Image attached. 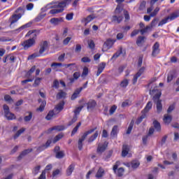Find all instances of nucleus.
Wrapping results in <instances>:
<instances>
[{"label":"nucleus","mask_w":179,"mask_h":179,"mask_svg":"<svg viewBox=\"0 0 179 179\" xmlns=\"http://www.w3.org/2000/svg\"><path fill=\"white\" fill-rule=\"evenodd\" d=\"M37 30L34 29L29 31L28 33L26 34V37H30V36L32 35V38L24 41L22 45L24 47V50H29L30 47H33L34 45V43H36V39L37 38V34H36Z\"/></svg>","instance_id":"nucleus-1"},{"label":"nucleus","mask_w":179,"mask_h":179,"mask_svg":"<svg viewBox=\"0 0 179 179\" xmlns=\"http://www.w3.org/2000/svg\"><path fill=\"white\" fill-rule=\"evenodd\" d=\"M179 17V10L175 11L174 13H171L169 16L166 17V18L163 19L158 24V26H163V24H166L169 20L171 22Z\"/></svg>","instance_id":"nucleus-2"},{"label":"nucleus","mask_w":179,"mask_h":179,"mask_svg":"<svg viewBox=\"0 0 179 179\" xmlns=\"http://www.w3.org/2000/svg\"><path fill=\"white\" fill-rule=\"evenodd\" d=\"M160 96H162V93L159 92L153 97V100L157 104V113H158V114L162 113V110H163V105L162 104V101L159 99Z\"/></svg>","instance_id":"nucleus-3"},{"label":"nucleus","mask_w":179,"mask_h":179,"mask_svg":"<svg viewBox=\"0 0 179 179\" xmlns=\"http://www.w3.org/2000/svg\"><path fill=\"white\" fill-rule=\"evenodd\" d=\"M94 131H96V128L86 131L85 133L83 134V135L81 136V138H79V140H78L79 150H82V149L83 148V141H85V139H86V138H87V135H90V134H93V132H94Z\"/></svg>","instance_id":"nucleus-4"},{"label":"nucleus","mask_w":179,"mask_h":179,"mask_svg":"<svg viewBox=\"0 0 179 179\" xmlns=\"http://www.w3.org/2000/svg\"><path fill=\"white\" fill-rule=\"evenodd\" d=\"M120 161L116 162L115 164L113 166V170L117 177H122L125 170L122 167L118 169V166H120Z\"/></svg>","instance_id":"nucleus-5"},{"label":"nucleus","mask_w":179,"mask_h":179,"mask_svg":"<svg viewBox=\"0 0 179 179\" xmlns=\"http://www.w3.org/2000/svg\"><path fill=\"white\" fill-rule=\"evenodd\" d=\"M3 108L4 111V115L7 118V120H12L16 118V116H15V114L10 113L9 106H8L7 105H3Z\"/></svg>","instance_id":"nucleus-6"},{"label":"nucleus","mask_w":179,"mask_h":179,"mask_svg":"<svg viewBox=\"0 0 179 179\" xmlns=\"http://www.w3.org/2000/svg\"><path fill=\"white\" fill-rule=\"evenodd\" d=\"M72 2V0H62L57 1L54 6L53 8H59V9H64L66 5H69Z\"/></svg>","instance_id":"nucleus-7"},{"label":"nucleus","mask_w":179,"mask_h":179,"mask_svg":"<svg viewBox=\"0 0 179 179\" xmlns=\"http://www.w3.org/2000/svg\"><path fill=\"white\" fill-rule=\"evenodd\" d=\"M114 43H115V41H113V39H108L103 45L102 48V51L103 52H106V51H108V50H110V48H111V47H113V45H114Z\"/></svg>","instance_id":"nucleus-8"},{"label":"nucleus","mask_w":179,"mask_h":179,"mask_svg":"<svg viewBox=\"0 0 179 179\" xmlns=\"http://www.w3.org/2000/svg\"><path fill=\"white\" fill-rule=\"evenodd\" d=\"M160 53V44L159 42H156L154 45L152 46V57H156L158 54Z\"/></svg>","instance_id":"nucleus-9"},{"label":"nucleus","mask_w":179,"mask_h":179,"mask_svg":"<svg viewBox=\"0 0 179 179\" xmlns=\"http://www.w3.org/2000/svg\"><path fill=\"white\" fill-rule=\"evenodd\" d=\"M62 22H64V18L62 17H53L50 20V22L52 26H58L59 24H61Z\"/></svg>","instance_id":"nucleus-10"},{"label":"nucleus","mask_w":179,"mask_h":179,"mask_svg":"<svg viewBox=\"0 0 179 179\" xmlns=\"http://www.w3.org/2000/svg\"><path fill=\"white\" fill-rule=\"evenodd\" d=\"M107 146H108L107 142H105L102 145L99 144L96 149V153H98L99 155H101V153H103V152L106 151V149H107Z\"/></svg>","instance_id":"nucleus-11"},{"label":"nucleus","mask_w":179,"mask_h":179,"mask_svg":"<svg viewBox=\"0 0 179 179\" xmlns=\"http://www.w3.org/2000/svg\"><path fill=\"white\" fill-rule=\"evenodd\" d=\"M22 17V14L19 13L18 15L14 14L12 15V17L10 18V27H12V24L14 23H16L19 19Z\"/></svg>","instance_id":"nucleus-12"},{"label":"nucleus","mask_w":179,"mask_h":179,"mask_svg":"<svg viewBox=\"0 0 179 179\" xmlns=\"http://www.w3.org/2000/svg\"><path fill=\"white\" fill-rule=\"evenodd\" d=\"M104 174H106V171H104V169H103L102 167H99V169H98L95 177L96 178L98 179H102L103 177H104Z\"/></svg>","instance_id":"nucleus-13"},{"label":"nucleus","mask_w":179,"mask_h":179,"mask_svg":"<svg viewBox=\"0 0 179 179\" xmlns=\"http://www.w3.org/2000/svg\"><path fill=\"white\" fill-rule=\"evenodd\" d=\"M87 110H93L96 106H97V103L96 101L91 99L88 101L87 103Z\"/></svg>","instance_id":"nucleus-14"},{"label":"nucleus","mask_w":179,"mask_h":179,"mask_svg":"<svg viewBox=\"0 0 179 179\" xmlns=\"http://www.w3.org/2000/svg\"><path fill=\"white\" fill-rule=\"evenodd\" d=\"M129 153V146L127 145H123L122 151V157H126Z\"/></svg>","instance_id":"nucleus-15"},{"label":"nucleus","mask_w":179,"mask_h":179,"mask_svg":"<svg viewBox=\"0 0 179 179\" xmlns=\"http://www.w3.org/2000/svg\"><path fill=\"white\" fill-rule=\"evenodd\" d=\"M83 90V88L76 89L71 96V100H75L78 99V96H79V94H80V92H82Z\"/></svg>","instance_id":"nucleus-16"},{"label":"nucleus","mask_w":179,"mask_h":179,"mask_svg":"<svg viewBox=\"0 0 179 179\" xmlns=\"http://www.w3.org/2000/svg\"><path fill=\"white\" fill-rule=\"evenodd\" d=\"M48 47V43L47 41L43 42V43H41V45L39 54L40 55L43 54L45 51V50H47Z\"/></svg>","instance_id":"nucleus-17"},{"label":"nucleus","mask_w":179,"mask_h":179,"mask_svg":"<svg viewBox=\"0 0 179 179\" xmlns=\"http://www.w3.org/2000/svg\"><path fill=\"white\" fill-rule=\"evenodd\" d=\"M122 54V48H120L119 50H117L110 58V61H115L120 57V55Z\"/></svg>","instance_id":"nucleus-18"},{"label":"nucleus","mask_w":179,"mask_h":179,"mask_svg":"<svg viewBox=\"0 0 179 179\" xmlns=\"http://www.w3.org/2000/svg\"><path fill=\"white\" fill-rule=\"evenodd\" d=\"M152 101L148 102L145 108L141 111V114H146L147 113H149V111L152 108Z\"/></svg>","instance_id":"nucleus-19"},{"label":"nucleus","mask_w":179,"mask_h":179,"mask_svg":"<svg viewBox=\"0 0 179 179\" xmlns=\"http://www.w3.org/2000/svg\"><path fill=\"white\" fill-rule=\"evenodd\" d=\"M51 139H49L47 141L45 144H43L38 147V150H44L45 149H47L48 148H50V145H51Z\"/></svg>","instance_id":"nucleus-20"},{"label":"nucleus","mask_w":179,"mask_h":179,"mask_svg":"<svg viewBox=\"0 0 179 179\" xmlns=\"http://www.w3.org/2000/svg\"><path fill=\"white\" fill-rule=\"evenodd\" d=\"M104 68H106V63L102 62L98 66V71L96 73V76H99L103 71H104Z\"/></svg>","instance_id":"nucleus-21"},{"label":"nucleus","mask_w":179,"mask_h":179,"mask_svg":"<svg viewBox=\"0 0 179 179\" xmlns=\"http://www.w3.org/2000/svg\"><path fill=\"white\" fill-rule=\"evenodd\" d=\"M153 125L157 132H160V131H162V126L160 125V123L157 120L153 121Z\"/></svg>","instance_id":"nucleus-22"},{"label":"nucleus","mask_w":179,"mask_h":179,"mask_svg":"<svg viewBox=\"0 0 179 179\" xmlns=\"http://www.w3.org/2000/svg\"><path fill=\"white\" fill-rule=\"evenodd\" d=\"M62 12H64V8H56L50 10L49 13H50V15H57V13H62Z\"/></svg>","instance_id":"nucleus-23"},{"label":"nucleus","mask_w":179,"mask_h":179,"mask_svg":"<svg viewBox=\"0 0 179 179\" xmlns=\"http://www.w3.org/2000/svg\"><path fill=\"white\" fill-rule=\"evenodd\" d=\"M118 134V126L115 125L112 131L110 132V136H112L113 138H115V136H117Z\"/></svg>","instance_id":"nucleus-24"},{"label":"nucleus","mask_w":179,"mask_h":179,"mask_svg":"<svg viewBox=\"0 0 179 179\" xmlns=\"http://www.w3.org/2000/svg\"><path fill=\"white\" fill-rule=\"evenodd\" d=\"M64 106H65V102L62 101L59 103L55 107L56 111L58 113H60V111H62V110H64Z\"/></svg>","instance_id":"nucleus-25"},{"label":"nucleus","mask_w":179,"mask_h":179,"mask_svg":"<svg viewBox=\"0 0 179 179\" xmlns=\"http://www.w3.org/2000/svg\"><path fill=\"white\" fill-rule=\"evenodd\" d=\"M94 17H96L94 15H88L86 18H84L83 21L85 22V26H86L87 23H90V22H92V20H93Z\"/></svg>","instance_id":"nucleus-26"},{"label":"nucleus","mask_w":179,"mask_h":179,"mask_svg":"<svg viewBox=\"0 0 179 179\" xmlns=\"http://www.w3.org/2000/svg\"><path fill=\"white\" fill-rule=\"evenodd\" d=\"M65 127L64 126H55L48 129V132H52V131H64Z\"/></svg>","instance_id":"nucleus-27"},{"label":"nucleus","mask_w":179,"mask_h":179,"mask_svg":"<svg viewBox=\"0 0 179 179\" xmlns=\"http://www.w3.org/2000/svg\"><path fill=\"white\" fill-rule=\"evenodd\" d=\"M80 77V73L75 72L73 73V78H70L71 83H73L75 80H78V79H79Z\"/></svg>","instance_id":"nucleus-28"},{"label":"nucleus","mask_w":179,"mask_h":179,"mask_svg":"<svg viewBox=\"0 0 179 179\" xmlns=\"http://www.w3.org/2000/svg\"><path fill=\"white\" fill-rule=\"evenodd\" d=\"M171 115H164V124H166V125H169V124H170V122H171Z\"/></svg>","instance_id":"nucleus-29"},{"label":"nucleus","mask_w":179,"mask_h":179,"mask_svg":"<svg viewBox=\"0 0 179 179\" xmlns=\"http://www.w3.org/2000/svg\"><path fill=\"white\" fill-rule=\"evenodd\" d=\"M73 170H75V165L73 164H71L66 171L67 176H71V174L73 173Z\"/></svg>","instance_id":"nucleus-30"},{"label":"nucleus","mask_w":179,"mask_h":179,"mask_svg":"<svg viewBox=\"0 0 179 179\" xmlns=\"http://www.w3.org/2000/svg\"><path fill=\"white\" fill-rule=\"evenodd\" d=\"M32 118H33V113L28 112V115H27L24 117V121L25 122H29V121H31Z\"/></svg>","instance_id":"nucleus-31"},{"label":"nucleus","mask_w":179,"mask_h":179,"mask_svg":"<svg viewBox=\"0 0 179 179\" xmlns=\"http://www.w3.org/2000/svg\"><path fill=\"white\" fill-rule=\"evenodd\" d=\"M145 36H138L137 40H136V44L137 45H142L143 43H145Z\"/></svg>","instance_id":"nucleus-32"},{"label":"nucleus","mask_w":179,"mask_h":179,"mask_svg":"<svg viewBox=\"0 0 179 179\" xmlns=\"http://www.w3.org/2000/svg\"><path fill=\"white\" fill-rule=\"evenodd\" d=\"M122 19H124V17H122V15H120V16L114 15L113 17V22H116L117 23H120V22H122Z\"/></svg>","instance_id":"nucleus-33"},{"label":"nucleus","mask_w":179,"mask_h":179,"mask_svg":"<svg viewBox=\"0 0 179 179\" xmlns=\"http://www.w3.org/2000/svg\"><path fill=\"white\" fill-rule=\"evenodd\" d=\"M131 164L132 169H138L141 165V162L138 160H134L131 162Z\"/></svg>","instance_id":"nucleus-34"},{"label":"nucleus","mask_w":179,"mask_h":179,"mask_svg":"<svg viewBox=\"0 0 179 179\" xmlns=\"http://www.w3.org/2000/svg\"><path fill=\"white\" fill-rule=\"evenodd\" d=\"M99 136V131H96L94 135H92L88 140V142L90 143H92V142L96 141L97 137Z\"/></svg>","instance_id":"nucleus-35"},{"label":"nucleus","mask_w":179,"mask_h":179,"mask_svg":"<svg viewBox=\"0 0 179 179\" xmlns=\"http://www.w3.org/2000/svg\"><path fill=\"white\" fill-rule=\"evenodd\" d=\"M128 85H129V80H128L127 79H124L122 81H121L120 87L125 89L127 86H128Z\"/></svg>","instance_id":"nucleus-36"},{"label":"nucleus","mask_w":179,"mask_h":179,"mask_svg":"<svg viewBox=\"0 0 179 179\" xmlns=\"http://www.w3.org/2000/svg\"><path fill=\"white\" fill-rule=\"evenodd\" d=\"M24 131H25V129L23 128L18 130L13 136L14 139H17L20 136V135H22V134H23L24 132Z\"/></svg>","instance_id":"nucleus-37"},{"label":"nucleus","mask_w":179,"mask_h":179,"mask_svg":"<svg viewBox=\"0 0 179 179\" xmlns=\"http://www.w3.org/2000/svg\"><path fill=\"white\" fill-rule=\"evenodd\" d=\"M63 66H64L65 68H69L70 71H73V69H75V68H76V64L71 63L69 64H64Z\"/></svg>","instance_id":"nucleus-38"},{"label":"nucleus","mask_w":179,"mask_h":179,"mask_svg":"<svg viewBox=\"0 0 179 179\" xmlns=\"http://www.w3.org/2000/svg\"><path fill=\"white\" fill-rule=\"evenodd\" d=\"M64 137V134L62 133L57 135L54 139H53V143H57V142H58V141L62 139V138Z\"/></svg>","instance_id":"nucleus-39"},{"label":"nucleus","mask_w":179,"mask_h":179,"mask_svg":"<svg viewBox=\"0 0 179 179\" xmlns=\"http://www.w3.org/2000/svg\"><path fill=\"white\" fill-rule=\"evenodd\" d=\"M151 29H152V27L147 26L146 27L141 29L140 30V33H141V34L143 35V34H145V33H148V31H149V30H150Z\"/></svg>","instance_id":"nucleus-40"},{"label":"nucleus","mask_w":179,"mask_h":179,"mask_svg":"<svg viewBox=\"0 0 179 179\" xmlns=\"http://www.w3.org/2000/svg\"><path fill=\"white\" fill-rule=\"evenodd\" d=\"M33 150L32 149H28V150H24L19 156L20 159H22V157H23L24 156H26V155H29V153H30Z\"/></svg>","instance_id":"nucleus-41"},{"label":"nucleus","mask_w":179,"mask_h":179,"mask_svg":"<svg viewBox=\"0 0 179 179\" xmlns=\"http://www.w3.org/2000/svg\"><path fill=\"white\" fill-rule=\"evenodd\" d=\"M146 117L145 113H142L141 116L137 119L136 121V124H139L141 123L142 121H143L144 118Z\"/></svg>","instance_id":"nucleus-42"},{"label":"nucleus","mask_w":179,"mask_h":179,"mask_svg":"<svg viewBox=\"0 0 179 179\" xmlns=\"http://www.w3.org/2000/svg\"><path fill=\"white\" fill-rule=\"evenodd\" d=\"M82 125L81 122H78V124L76 125V127L74 128V129H73L72 132H71V136H73V135H75V134H76V132H78V130L79 129V127Z\"/></svg>","instance_id":"nucleus-43"},{"label":"nucleus","mask_w":179,"mask_h":179,"mask_svg":"<svg viewBox=\"0 0 179 179\" xmlns=\"http://www.w3.org/2000/svg\"><path fill=\"white\" fill-rule=\"evenodd\" d=\"M134 120H131L127 131V135H129V134H131L132 129L134 128Z\"/></svg>","instance_id":"nucleus-44"},{"label":"nucleus","mask_w":179,"mask_h":179,"mask_svg":"<svg viewBox=\"0 0 179 179\" xmlns=\"http://www.w3.org/2000/svg\"><path fill=\"white\" fill-rule=\"evenodd\" d=\"M54 115H55L54 111L51 110L48 113L45 118L48 121H50V120H52V117H54Z\"/></svg>","instance_id":"nucleus-45"},{"label":"nucleus","mask_w":179,"mask_h":179,"mask_svg":"<svg viewBox=\"0 0 179 179\" xmlns=\"http://www.w3.org/2000/svg\"><path fill=\"white\" fill-rule=\"evenodd\" d=\"M57 66H62V63H55V62H54V63H52V64H51V67L52 68V69H53L54 71H58V69H57Z\"/></svg>","instance_id":"nucleus-46"},{"label":"nucleus","mask_w":179,"mask_h":179,"mask_svg":"<svg viewBox=\"0 0 179 179\" xmlns=\"http://www.w3.org/2000/svg\"><path fill=\"white\" fill-rule=\"evenodd\" d=\"M65 156V152L64 151H59L56 153L57 159H62Z\"/></svg>","instance_id":"nucleus-47"},{"label":"nucleus","mask_w":179,"mask_h":179,"mask_svg":"<svg viewBox=\"0 0 179 179\" xmlns=\"http://www.w3.org/2000/svg\"><path fill=\"white\" fill-rule=\"evenodd\" d=\"M41 169V166H37L35 168H34L33 171H32L33 174L34 176H37V174H38Z\"/></svg>","instance_id":"nucleus-48"},{"label":"nucleus","mask_w":179,"mask_h":179,"mask_svg":"<svg viewBox=\"0 0 179 179\" xmlns=\"http://www.w3.org/2000/svg\"><path fill=\"white\" fill-rule=\"evenodd\" d=\"M173 79H174V72H170L168 74L167 82L168 83L171 82Z\"/></svg>","instance_id":"nucleus-49"},{"label":"nucleus","mask_w":179,"mask_h":179,"mask_svg":"<svg viewBox=\"0 0 179 179\" xmlns=\"http://www.w3.org/2000/svg\"><path fill=\"white\" fill-rule=\"evenodd\" d=\"M159 10H160V8L159 7H157L152 13H150L151 17H155L157 13H159Z\"/></svg>","instance_id":"nucleus-50"},{"label":"nucleus","mask_w":179,"mask_h":179,"mask_svg":"<svg viewBox=\"0 0 179 179\" xmlns=\"http://www.w3.org/2000/svg\"><path fill=\"white\" fill-rule=\"evenodd\" d=\"M88 73H89V69H87V67H85L83 69V71L81 75L82 78H85V76H87Z\"/></svg>","instance_id":"nucleus-51"},{"label":"nucleus","mask_w":179,"mask_h":179,"mask_svg":"<svg viewBox=\"0 0 179 179\" xmlns=\"http://www.w3.org/2000/svg\"><path fill=\"white\" fill-rule=\"evenodd\" d=\"M88 45L91 50H94V47H96L94 41H93L92 40L88 41Z\"/></svg>","instance_id":"nucleus-52"},{"label":"nucleus","mask_w":179,"mask_h":179,"mask_svg":"<svg viewBox=\"0 0 179 179\" xmlns=\"http://www.w3.org/2000/svg\"><path fill=\"white\" fill-rule=\"evenodd\" d=\"M82 108H83V106H80L78 108H76L74 110V115H76L78 117V114H80V111H82Z\"/></svg>","instance_id":"nucleus-53"},{"label":"nucleus","mask_w":179,"mask_h":179,"mask_svg":"<svg viewBox=\"0 0 179 179\" xmlns=\"http://www.w3.org/2000/svg\"><path fill=\"white\" fill-rule=\"evenodd\" d=\"M37 57H40V55H39L38 54H37V53H34V54L29 55V56L28 57L27 59H28L29 61H30V60H31V59H34V58H37Z\"/></svg>","instance_id":"nucleus-54"},{"label":"nucleus","mask_w":179,"mask_h":179,"mask_svg":"<svg viewBox=\"0 0 179 179\" xmlns=\"http://www.w3.org/2000/svg\"><path fill=\"white\" fill-rule=\"evenodd\" d=\"M40 83H41V78H36L34 83V87L38 86V85H40Z\"/></svg>","instance_id":"nucleus-55"},{"label":"nucleus","mask_w":179,"mask_h":179,"mask_svg":"<svg viewBox=\"0 0 179 179\" xmlns=\"http://www.w3.org/2000/svg\"><path fill=\"white\" fill-rule=\"evenodd\" d=\"M71 40H72V38H71V37H67L65 39H64V41H63L64 45H68V44H69V41H71Z\"/></svg>","instance_id":"nucleus-56"},{"label":"nucleus","mask_w":179,"mask_h":179,"mask_svg":"<svg viewBox=\"0 0 179 179\" xmlns=\"http://www.w3.org/2000/svg\"><path fill=\"white\" fill-rule=\"evenodd\" d=\"M115 110H117V106H116L115 105H114V106H113L110 108V110H109L110 115H113V114L114 113H115Z\"/></svg>","instance_id":"nucleus-57"},{"label":"nucleus","mask_w":179,"mask_h":179,"mask_svg":"<svg viewBox=\"0 0 179 179\" xmlns=\"http://www.w3.org/2000/svg\"><path fill=\"white\" fill-rule=\"evenodd\" d=\"M80 51H82V45L77 44L76 45L75 52H80Z\"/></svg>","instance_id":"nucleus-58"},{"label":"nucleus","mask_w":179,"mask_h":179,"mask_svg":"<svg viewBox=\"0 0 179 179\" xmlns=\"http://www.w3.org/2000/svg\"><path fill=\"white\" fill-rule=\"evenodd\" d=\"M146 8V1H142L140 4V10H143Z\"/></svg>","instance_id":"nucleus-59"},{"label":"nucleus","mask_w":179,"mask_h":179,"mask_svg":"<svg viewBox=\"0 0 179 179\" xmlns=\"http://www.w3.org/2000/svg\"><path fill=\"white\" fill-rule=\"evenodd\" d=\"M66 94L64 92H60L57 94V99H62V97H64V96H66Z\"/></svg>","instance_id":"nucleus-60"},{"label":"nucleus","mask_w":179,"mask_h":179,"mask_svg":"<svg viewBox=\"0 0 179 179\" xmlns=\"http://www.w3.org/2000/svg\"><path fill=\"white\" fill-rule=\"evenodd\" d=\"M129 106H131V102L128 100L122 102V107H129Z\"/></svg>","instance_id":"nucleus-61"},{"label":"nucleus","mask_w":179,"mask_h":179,"mask_svg":"<svg viewBox=\"0 0 179 179\" xmlns=\"http://www.w3.org/2000/svg\"><path fill=\"white\" fill-rule=\"evenodd\" d=\"M58 61H59L60 62H64V61H65V53L62 54L60 56H59Z\"/></svg>","instance_id":"nucleus-62"},{"label":"nucleus","mask_w":179,"mask_h":179,"mask_svg":"<svg viewBox=\"0 0 179 179\" xmlns=\"http://www.w3.org/2000/svg\"><path fill=\"white\" fill-rule=\"evenodd\" d=\"M143 72H145V67H142L141 69H140L138 70V71L136 73V74L138 76H142V73H143Z\"/></svg>","instance_id":"nucleus-63"},{"label":"nucleus","mask_w":179,"mask_h":179,"mask_svg":"<svg viewBox=\"0 0 179 179\" xmlns=\"http://www.w3.org/2000/svg\"><path fill=\"white\" fill-rule=\"evenodd\" d=\"M38 179H45V171H42V173L40 175Z\"/></svg>","instance_id":"nucleus-64"}]
</instances>
